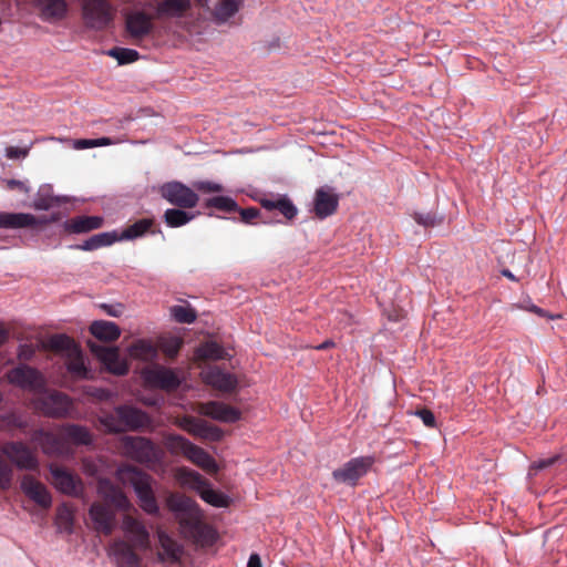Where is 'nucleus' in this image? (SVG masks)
<instances>
[{"instance_id":"obj_36","label":"nucleus","mask_w":567,"mask_h":567,"mask_svg":"<svg viewBox=\"0 0 567 567\" xmlns=\"http://www.w3.org/2000/svg\"><path fill=\"white\" fill-rule=\"evenodd\" d=\"M90 332L100 341L112 342L120 338L118 326L111 321L97 320L90 326Z\"/></svg>"},{"instance_id":"obj_55","label":"nucleus","mask_w":567,"mask_h":567,"mask_svg":"<svg viewBox=\"0 0 567 567\" xmlns=\"http://www.w3.org/2000/svg\"><path fill=\"white\" fill-rule=\"evenodd\" d=\"M35 347L33 344H21L19 347L18 357L20 360L29 361L35 354Z\"/></svg>"},{"instance_id":"obj_2","label":"nucleus","mask_w":567,"mask_h":567,"mask_svg":"<svg viewBox=\"0 0 567 567\" xmlns=\"http://www.w3.org/2000/svg\"><path fill=\"white\" fill-rule=\"evenodd\" d=\"M45 348L65 357L66 369L73 378H90V370L84 363L83 353L71 337L66 334H54L49 338Z\"/></svg>"},{"instance_id":"obj_54","label":"nucleus","mask_w":567,"mask_h":567,"mask_svg":"<svg viewBox=\"0 0 567 567\" xmlns=\"http://www.w3.org/2000/svg\"><path fill=\"white\" fill-rule=\"evenodd\" d=\"M194 187L197 190L204 193H219L223 190L221 185L213 183V182H197L194 184Z\"/></svg>"},{"instance_id":"obj_9","label":"nucleus","mask_w":567,"mask_h":567,"mask_svg":"<svg viewBox=\"0 0 567 567\" xmlns=\"http://www.w3.org/2000/svg\"><path fill=\"white\" fill-rule=\"evenodd\" d=\"M374 463L373 456L354 457L332 472L336 482L355 486L358 481L363 477Z\"/></svg>"},{"instance_id":"obj_1","label":"nucleus","mask_w":567,"mask_h":567,"mask_svg":"<svg viewBox=\"0 0 567 567\" xmlns=\"http://www.w3.org/2000/svg\"><path fill=\"white\" fill-rule=\"evenodd\" d=\"M121 478L128 483L137 497L140 507L151 516H161L159 505L153 489V477L146 472L125 465L118 470Z\"/></svg>"},{"instance_id":"obj_45","label":"nucleus","mask_w":567,"mask_h":567,"mask_svg":"<svg viewBox=\"0 0 567 567\" xmlns=\"http://www.w3.org/2000/svg\"><path fill=\"white\" fill-rule=\"evenodd\" d=\"M205 206L207 208H216L224 213L237 212L238 204L228 196H215L206 199Z\"/></svg>"},{"instance_id":"obj_11","label":"nucleus","mask_w":567,"mask_h":567,"mask_svg":"<svg viewBox=\"0 0 567 567\" xmlns=\"http://www.w3.org/2000/svg\"><path fill=\"white\" fill-rule=\"evenodd\" d=\"M142 377L147 385L165 391H174L181 385V379L176 372L163 365L145 368Z\"/></svg>"},{"instance_id":"obj_13","label":"nucleus","mask_w":567,"mask_h":567,"mask_svg":"<svg viewBox=\"0 0 567 567\" xmlns=\"http://www.w3.org/2000/svg\"><path fill=\"white\" fill-rule=\"evenodd\" d=\"M32 441L49 456H63L70 454L71 451L63 432L59 435L44 430H35Z\"/></svg>"},{"instance_id":"obj_16","label":"nucleus","mask_w":567,"mask_h":567,"mask_svg":"<svg viewBox=\"0 0 567 567\" xmlns=\"http://www.w3.org/2000/svg\"><path fill=\"white\" fill-rule=\"evenodd\" d=\"M135 547L126 540H114L109 548V555L116 567H141L142 558L135 551Z\"/></svg>"},{"instance_id":"obj_51","label":"nucleus","mask_w":567,"mask_h":567,"mask_svg":"<svg viewBox=\"0 0 567 567\" xmlns=\"http://www.w3.org/2000/svg\"><path fill=\"white\" fill-rule=\"evenodd\" d=\"M56 525L59 529L71 533L73 525V515L66 508H59L56 513Z\"/></svg>"},{"instance_id":"obj_18","label":"nucleus","mask_w":567,"mask_h":567,"mask_svg":"<svg viewBox=\"0 0 567 567\" xmlns=\"http://www.w3.org/2000/svg\"><path fill=\"white\" fill-rule=\"evenodd\" d=\"M50 473L52 475V484L61 493L76 496L82 491L81 480L73 475L70 471L58 465H50Z\"/></svg>"},{"instance_id":"obj_35","label":"nucleus","mask_w":567,"mask_h":567,"mask_svg":"<svg viewBox=\"0 0 567 567\" xmlns=\"http://www.w3.org/2000/svg\"><path fill=\"white\" fill-rule=\"evenodd\" d=\"M186 458L209 474H214L218 471V466L214 457L204 449L193 443L187 451Z\"/></svg>"},{"instance_id":"obj_49","label":"nucleus","mask_w":567,"mask_h":567,"mask_svg":"<svg viewBox=\"0 0 567 567\" xmlns=\"http://www.w3.org/2000/svg\"><path fill=\"white\" fill-rule=\"evenodd\" d=\"M60 204L61 200L59 197L44 194L42 190H40L38 197L34 199V208L38 210H49Z\"/></svg>"},{"instance_id":"obj_10","label":"nucleus","mask_w":567,"mask_h":567,"mask_svg":"<svg viewBox=\"0 0 567 567\" xmlns=\"http://www.w3.org/2000/svg\"><path fill=\"white\" fill-rule=\"evenodd\" d=\"M175 424L196 439L218 442L224 436L221 429L195 416L184 415L182 417H177Z\"/></svg>"},{"instance_id":"obj_33","label":"nucleus","mask_w":567,"mask_h":567,"mask_svg":"<svg viewBox=\"0 0 567 567\" xmlns=\"http://www.w3.org/2000/svg\"><path fill=\"white\" fill-rule=\"evenodd\" d=\"M103 218L99 216H78L65 221L64 228L72 234H83L101 228Z\"/></svg>"},{"instance_id":"obj_15","label":"nucleus","mask_w":567,"mask_h":567,"mask_svg":"<svg viewBox=\"0 0 567 567\" xmlns=\"http://www.w3.org/2000/svg\"><path fill=\"white\" fill-rule=\"evenodd\" d=\"M21 491L24 495L40 507L47 509L52 504V497L47 486L34 476L23 475L20 482Z\"/></svg>"},{"instance_id":"obj_7","label":"nucleus","mask_w":567,"mask_h":567,"mask_svg":"<svg viewBox=\"0 0 567 567\" xmlns=\"http://www.w3.org/2000/svg\"><path fill=\"white\" fill-rule=\"evenodd\" d=\"M82 12L85 25L103 30L114 19V9L107 0H83Z\"/></svg>"},{"instance_id":"obj_37","label":"nucleus","mask_w":567,"mask_h":567,"mask_svg":"<svg viewBox=\"0 0 567 567\" xmlns=\"http://www.w3.org/2000/svg\"><path fill=\"white\" fill-rule=\"evenodd\" d=\"M165 503L167 508L174 513L176 519L197 505L192 498L179 493H169Z\"/></svg>"},{"instance_id":"obj_25","label":"nucleus","mask_w":567,"mask_h":567,"mask_svg":"<svg viewBox=\"0 0 567 567\" xmlns=\"http://www.w3.org/2000/svg\"><path fill=\"white\" fill-rule=\"evenodd\" d=\"M40 404V409L45 415L61 417L68 413L71 403L66 394L53 391L45 395Z\"/></svg>"},{"instance_id":"obj_46","label":"nucleus","mask_w":567,"mask_h":567,"mask_svg":"<svg viewBox=\"0 0 567 567\" xmlns=\"http://www.w3.org/2000/svg\"><path fill=\"white\" fill-rule=\"evenodd\" d=\"M107 55L114 58L121 65L133 63L140 58V53L136 50L120 47L110 49Z\"/></svg>"},{"instance_id":"obj_50","label":"nucleus","mask_w":567,"mask_h":567,"mask_svg":"<svg viewBox=\"0 0 567 567\" xmlns=\"http://www.w3.org/2000/svg\"><path fill=\"white\" fill-rule=\"evenodd\" d=\"M413 218L419 225L423 227H434L441 225L443 221V218L439 217L434 213H415Z\"/></svg>"},{"instance_id":"obj_27","label":"nucleus","mask_w":567,"mask_h":567,"mask_svg":"<svg viewBox=\"0 0 567 567\" xmlns=\"http://www.w3.org/2000/svg\"><path fill=\"white\" fill-rule=\"evenodd\" d=\"M203 379L207 384L225 392L233 391L237 386L236 378L231 373L225 372L217 367L204 371Z\"/></svg>"},{"instance_id":"obj_8","label":"nucleus","mask_w":567,"mask_h":567,"mask_svg":"<svg viewBox=\"0 0 567 567\" xmlns=\"http://www.w3.org/2000/svg\"><path fill=\"white\" fill-rule=\"evenodd\" d=\"M159 194L171 205L183 209H192L199 202V196L192 188L176 181L163 184Z\"/></svg>"},{"instance_id":"obj_22","label":"nucleus","mask_w":567,"mask_h":567,"mask_svg":"<svg viewBox=\"0 0 567 567\" xmlns=\"http://www.w3.org/2000/svg\"><path fill=\"white\" fill-rule=\"evenodd\" d=\"M89 515L97 532L110 535L114 529L115 513L104 503L95 502L91 505Z\"/></svg>"},{"instance_id":"obj_19","label":"nucleus","mask_w":567,"mask_h":567,"mask_svg":"<svg viewBox=\"0 0 567 567\" xmlns=\"http://www.w3.org/2000/svg\"><path fill=\"white\" fill-rule=\"evenodd\" d=\"M198 412L205 416L226 423H234L241 417V412L238 409L219 401L200 403Z\"/></svg>"},{"instance_id":"obj_43","label":"nucleus","mask_w":567,"mask_h":567,"mask_svg":"<svg viewBox=\"0 0 567 567\" xmlns=\"http://www.w3.org/2000/svg\"><path fill=\"white\" fill-rule=\"evenodd\" d=\"M154 225L153 219L143 218L127 226L121 234L118 240H132L145 235Z\"/></svg>"},{"instance_id":"obj_29","label":"nucleus","mask_w":567,"mask_h":567,"mask_svg":"<svg viewBox=\"0 0 567 567\" xmlns=\"http://www.w3.org/2000/svg\"><path fill=\"white\" fill-rule=\"evenodd\" d=\"M157 535L161 545L159 559L172 564L178 563L184 553L183 546L163 530H158Z\"/></svg>"},{"instance_id":"obj_41","label":"nucleus","mask_w":567,"mask_h":567,"mask_svg":"<svg viewBox=\"0 0 567 567\" xmlns=\"http://www.w3.org/2000/svg\"><path fill=\"white\" fill-rule=\"evenodd\" d=\"M195 355L199 360H221L226 359L228 353L216 341H207L196 349Z\"/></svg>"},{"instance_id":"obj_59","label":"nucleus","mask_w":567,"mask_h":567,"mask_svg":"<svg viewBox=\"0 0 567 567\" xmlns=\"http://www.w3.org/2000/svg\"><path fill=\"white\" fill-rule=\"evenodd\" d=\"M102 308L106 311L107 315L112 316V317H118L122 315V306L121 305H116V306H112V305H102Z\"/></svg>"},{"instance_id":"obj_44","label":"nucleus","mask_w":567,"mask_h":567,"mask_svg":"<svg viewBox=\"0 0 567 567\" xmlns=\"http://www.w3.org/2000/svg\"><path fill=\"white\" fill-rule=\"evenodd\" d=\"M165 447L173 455L182 454L186 457L192 442L179 434H167L164 440Z\"/></svg>"},{"instance_id":"obj_34","label":"nucleus","mask_w":567,"mask_h":567,"mask_svg":"<svg viewBox=\"0 0 567 567\" xmlns=\"http://www.w3.org/2000/svg\"><path fill=\"white\" fill-rule=\"evenodd\" d=\"M189 9V0H163L156 7V17L182 18Z\"/></svg>"},{"instance_id":"obj_20","label":"nucleus","mask_w":567,"mask_h":567,"mask_svg":"<svg viewBox=\"0 0 567 567\" xmlns=\"http://www.w3.org/2000/svg\"><path fill=\"white\" fill-rule=\"evenodd\" d=\"M123 530L127 543L136 549H147L150 547V533L140 519L126 515L123 518Z\"/></svg>"},{"instance_id":"obj_57","label":"nucleus","mask_w":567,"mask_h":567,"mask_svg":"<svg viewBox=\"0 0 567 567\" xmlns=\"http://www.w3.org/2000/svg\"><path fill=\"white\" fill-rule=\"evenodd\" d=\"M74 147L76 150H85L95 147L94 138H81L74 142Z\"/></svg>"},{"instance_id":"obj_3","label":"nucleus","mask_w":567,"mask_h":567,"mask_svg":"<svg viewBox=\"0 0 567 567\" xmlns=\"http://www.w3.org/2000/svg\"><path fill=\"white\" fill-rule=\"evenodd\" d=\"M148 421L145 412L130 405H118L113 412L100 417V423L110 433L136 431L147 425Z\"/></svg>"},{"instance_id":"obj_30","label":"nucleus","mask_w":567,"mask_h":567,"mask_svg":"<svg viewBox=\"0 0 567 567\" xmlns=\"http://www.w3.org/2000/svg\"><path fill=\"white\" fill-rule=\"evenodd\" d=\"M259 204L268 212L278 210L287 220H292L298 213L291 199L282 195L275 198L262 197L259 199Z\"/></svg>"},{"instance_id":"obj_47","label":"nucleus","mask_w":567,"mask_h":567,"mask_svg":"<svg viewBox=\"0 0 567 567\" xmlns=\"http://www.w3.org/2000/svg\"><path fill=\"white\" fill-rule=\"evenodd\" d=\"M169 311L174 320L179 323H193L197 318L196 311L189 306H173Z\"/></svg>"},{"instance_id":"obj_17","label":"nucleus","mask_w":567,"mask_h":567,"mask_svg":"<svg viewBox=\"0 0 567 567\" xmlns=\"http://www.w3.org/2000/svg\"><path fill=\"white\" fill-rule=\"evenodd\" d=\"M153 18L144 11H133L125 17V30L130 38L137 42L147 37L153 30Z\"/></svg>"},{"instance_id":"obj_32","label":"nucleus","mask_w":567,"mask_h":567,"mask_svg":"<svg viewBox=\"0 0 567 567\" xmlns=\"http://www.w3.org/2000/svg\"><path fill=\"white\" fill-rule=\"evenodd\" d=\"M40 17L45 21L60 20L68 12L66 0H34Z\"/></svg>"},{"instance_id":"obj_42","label":"nucleus","mask_w":567,"mask_h":567,"mask_svg":"<svg viewBox=\"0 0 567 567\" xmlns=\"http://www.w3.org/2000/svg\"><path fill=\"white\" fill-rule=\"evenodd\" d=\"M164 221L171 228L182 227L195 218V214L188 213L183 208H169L164 213Z\"/></svg>"},{"instance_id":"obj_4","label":"nucleus","mask_w":567,"mask_h":567,"mask_svg":"<svg viewBox=\"0 0 567 567\" xmlns=\"http://www.w3.org/2000/svg\"><path fill=\"white\" fill-rule=\"evenodd\" d=\"M176 520L179 525L181 533L186 539L200 545L214 543L215 530L203 520L198 505Z\"/></svg>"},{"instance_id":"obj_6","label":"nucleus","mask_w":567,"mask_h":567,"mask_svg":"<svg viewBox=\"0 0 567 567\" xmlns=\"http://www.w3.org/2000/svg\"><path fill=\"white\" fill-rule=\"evenodd\" d=\"M0 453L4 455L19 470L31 472L39 471V460L34 450L30 449L21 441H11L0 447Z\"/></svg>"},{"instance_id":"obj_14","label":"nucleus","mask_w":567,"mask_h":567,"mask_svg":"<svg viewBox=\"0 0 567 567\" xmlns=\"http://www.w3.org/2000/svg\"><path fill=\"white\" fill-rule=\"evenodd\" d=\"M91 352L103 363L106 368L115 374L123 375L128 371L125 362L121 361L118 349L115 347H106L95 341H87Z\"/></svg>"},{"instance_id":"obj_39","label":"nucleus","mask_w":567,"mask_h":567,"mask_svg":"<svg viewBox=\"0 0 567 567\" xmlns=\"http://www.w3.org/2000/svg\"><path fill=\"white\" fill-rule=\"evenodd\" d=\"M118 240V234L116 231L101 233L93 235L89 239L84 240L83 244L76 245V249L81 250H95L101 247L110 246Z\"/></svg>"},{"instance_id":"obj_58","label":"nucleus","mask_w":567,"mask_h":567,"mask_svg":"<svg viewBox=\"0 0 567 567\" xmlns=\"http://www.w3.org/2000/svg\"><path fill=\"white\" fill-rule=\"evenodd\" d=\"M6 185L8 189H19L21 192H28V188L25 187L24 183L17 179H8L6 181Z\"/></svg>"},{"instance_id":"obj_52","label":"nucleus","mask_w":567,"mask_h":567,"mask_svg":"<svg viewBox=\"0 0 567 567\" xmlns=\"http://www.w3.org/2000/svg\"><path fill=\"white\" fill-rule=\"evenodd\" d=\"M237 212L240 215V221L244 224H252L254 219L260 217V210L256 207L240 208Z\"/></svg>"},{"instance_id":"obj_40","label":"nucleus","mask_w":567,"mask_h":567,"mask_svg":"<svg viewBox=\"0 0 567 567\" xmlns=\"http://www.w3.org/2000/svg\"><path fill=\"white\" fill-rule=\"evenodd\" d=\"M128 353L134 359L150 362L156 359L157 348L151 341L138 340L128 348Z\"/></svg>"},{"instance_id":"obj_38","label":"nucleus","mask_w":567,"mask_h":567,"mask_svg":"<svg viewBox=\"0 0 567 567\" xmlns=\"http://www.w3.org/2000/svg\"><path fill=\"white\" fill-rule=\"evenodd\" d=\"M65 441L74 445H89L93 441L90 430L79 424H68L63 429Z\"/></svg>"},{"instance_id":"obj_60","label":"nucleus","mask_w":567,"mask_h":567,"mask_svg":"<svg viewBox=\"0 0 567 567\" xmlns=\"http://www.w3.org/2000/svg\"><path fill=\"white\" fill-rule=\"evenodd\" d=\"M557 460H558V456L540 460L535 464V467L538 470L547 468V467L551 466Z\"/></svg>"},{"instance_id":"obj_24","label":"nucleus","mask_w":567,"mask_h":567,"mask_svg":"<svg viewBox=\"0 0 567 567\" xmlns=\"http://www.w3.org/2000/svg\"><path fill=\"white\" fill-rule=\"evenodd\" d=\"M339 205V197L331 189L321 187L316 190L313 199V212L316 216L323 219L336 213Z\"/></svg>"},{"instance_id":"obj_23","label":"nucleus","mask_w":567,"mask_h":567,"mask_svg":"<svg viewBox=\"0 0 567 567\" xmlns=\"http://www.w3.org/2000/svg\"><path fill=\"white\" fill-rule=\"evenodd\" d=\"M124 445L126 453L140 463H148L155 457V445L148 439L127 437Z\"/></svg>"},{"instance_id":"obj_63","label":"nucleus","mask_w":567,"mask_h":567,"mask_svg":"<svg viewBox=\"0 0 567 567\" xmlns=\"http://www.w3.org/2000/svg\"><path fill=\"white\" fill-rule=\"evenodd\" d=\"M333 347H336L334 341L331 340V339H328V340L323 341L322 343L313 347V349L321 351V350H327V349H330V348H333Z\"/></svg>"},{"instance_id":"obj_61","label":"nucleus","mask_w":567,"mask_h":567,"mask_svg":"<svg viewBox=\"0 0 567 567\" xmlns=\"http://www.w3.org/2000/svg\"><path fill=\"white\" fill-rule=\"evenodd\" d=\"M247 567H262L260 556L256 553L251 554Z\"/></svg>"},{"instance_id":"obj_5","label":"nucleus","mask_w":567,"mask_h":567,"mask_svg":"<svg viewBox=\"0 0 567 567\" xmlns=\"http://www.w3.org/2000/svg\"><path fill=\"white\" fill-rule=\"evenodd\" d=\"M178 478L184 484H188L193 488L199 492L200 497L212 506L215 507H228L230 498L214 488L210 487L209 482L198 472L182 467L178 471Z\"/></svg>"},{"instance_id":"obj_62","label":"nucleus","mask_w":567,"mask_h":567,"mask_svg":"<svg viewBox=\"0 0 567 567\" xmlns=\"http://www.w3.org/2000/svg\"><path fill=\"white\" fill-rule=\"evenodd\" d=\"M95 147L97 146H109L115 144V141H113L110 137H101V138H94Z\"/></svg>"},{"instance_id":"obj_12","label":"nucleus","mask_w":567,"mask_h":567,"mask_svg":"<svg viewBox=\"0 0 567 567\" xmlns=\"http://www.w3.org/2000/svg\"><path fill=\"white\" fill-rule=\"evenodd\" d=\"M9 383L29 391H39L44 386L41 373L29 365L21 364L6 374Z\"/></svg>"},{"instance_id":"obj_26","label":"nucleus","mask_w":567,"mask_h":567,"mask_svg":"<svg viewBox=\"0 0 567 567\" xmlns=\"http://www.w3.org/2000/svg\"><path fill=\"white\" fill-rule=\"evenodd\" d=\"M44 221V219H39L34 215L28 213H0V228H34Z\"/></svg>"},{"instance_id":"obj_31","label":"nucleus","mask_w":567,"mask_h":567,"mask_svg":"<svg viewBox=\"0 0 567 567\" xmlns=\"http://www.w3.org/2000/svg\"><path fill=\"white\" fill-rule=\"evenodd\" d=\"M259 204L268 212L278 210L287 220H292L298 213L291 199L282 195L275 198L262 197L259 199Z\"/></svg>"},{"instance_id":"obj_64","label":"nucleus","mask_w":567,"mask_h":567,"mask_svg":"<svg viewBox=\"0 0 567 567\" xmlns=\"http://www.w3.org/2000/svg\"><path fill=\"white\" fill-rule=\"evenodd\" d=\"M9 338L8 330L0 323V346L7 342Z\"/></svg>"},{"instance_id":"obj_28","label":"nucleus","mask_w":567,"mask_h":567,"mask_svg":"<svg viewBox=\"0 0 567 567\" xmlns=\"http://www.w3.org/2000/svg\"><path fill=\"white\" fill-rule=\"evenodd\" d=\"M99 494L107 503L118 509H126L130 506V501L124 492L109 480L100 481Z\"/></svg>"},{"instance_id":"obj_48","label":"nucleus","mask_w":567,"mask_h":567,"mask_svg":"<svg viewBox=\"0 0 567 567\" xmlns=\"http://www.w3.org/2000/svg\"><path fill=\"white\" fill-rule=\"evenodd\" d=\"M183 346V340L177 337L164 338L161 340L159 347L165 355L175 358Z\"/></svg>"},{"instance_id":"obj_53","label":"nucleus","mask_w":567,"mask_h":567,"mask_svg":"<svg viewBox=\"0 0 567 567\" xmlns=\"http://www.w3.org/2000/svg\"><path fill=\"white\" fill-rule=\"evenodd\" d=\"M415 415H417L425 426L427 427H435V416L433 412L429 409H421L415 412Z\"/></svg>"},{"instance_id":"obj_56","label":"nucleus","mask_w":567,"mask_h":567,"mask_svg":"<svg viewBox=\"0 0 567 567\" xmlns=\"http://www.w3.org/2000/svg\"><path fill=\"white\" fill-rule=\"evenodd\" d=\"M28 155V148L9 146L6 148V156L10 159H18Z\"/></svg>"},{"instance_id":"obj_21","label":"nucleus","mask_w":567,"mask_h":567,"mask_svg":"<svg viewBox=\"0 0 567 567\" xmlns=\"http://www.w3.org/2000/svg\"><path fill=\"white\" fill-rule=\"evenodd\" d=\"M210 0H197L198 6L209 10L212 20L216 24H224L233 18L240 9L241 0H217L214 8H208Z\"/></svg>"}]
</instances>
